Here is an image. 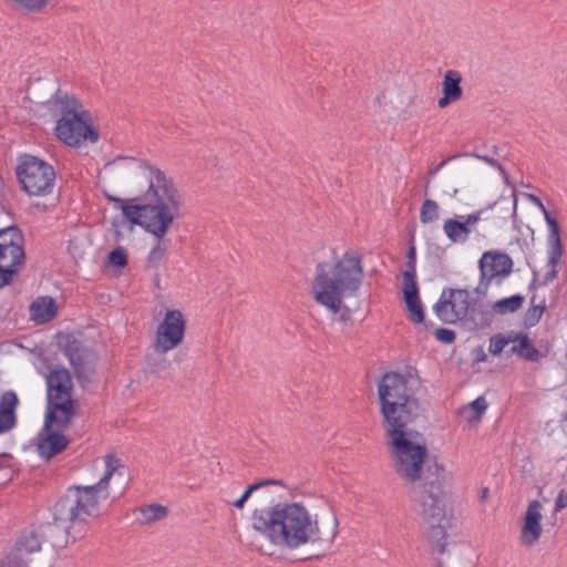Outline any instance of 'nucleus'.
I'll use <instances>...</instances> for the list:
<instances>
[{"instance_id": "obj_1", "label": "nucleus", "mask_w": 567, "mask_h": 567, "mask_svg": "<svg viewBox=\"0 0 567 567\" xmlns=\"http://www.w3.org/2000/svg\"><path fill=\"white\" fill-rule=\"evenodd\" d=\"M399 372H386L378 384L382 427L396 475L415 484L423 481L427 447L423 434L413 426L425 421L424 409Z\"/></svg>"}, {"instance_id": "obj_2", "label": "nucleus", "mask_w": 567, "mask_h": 567, "mask_svg": "<svg viewBox=\"0 0 567 567\" xmlns=\"http://www.w3.org/2000/svg\"><path fill=\"white\" fill-rule=\"evenodd\" d=\"M252 528L266 536L274 545L295 549L305 544L316 547L319 557L333 543L339 522L334 513L323 522L312 519L308 509L299 503L277 504L255 509L251 516Z\"/></svg>"}, {"instance_id": "obj_3", "label": "nucleus", "mask_w": 567, "mask_h": 567, "mask_svg": "<svg viewBox=\"0 0 567 567\" xmlns=\"http://www.w3.org/2000/svg\"><path fill=\"white\" fill-rule=\"evenodd\" d=\"M144 168L148 172L147 190L141 197L132 199L134 204L123 205L122 212L130 223L143 227L157 238L147 257V267L157 268L167 249L161 239L181 216L184 199L173 179L163 171L146 163Z\"/></svg>"}, {"instance_id": "obj_4", "label": "nucleus", "mask_w": 567, "mask_h": 567, "mask_svg": "<svg viewBox=\"0 0 567 567\" xmlns=\"http://www.w3.org/2000/svg\"><path fill=\"white\" fill-rule=\"evenodd\" d=\"M364 277L362 258L355 251H346L330 272L322 264L316 268L312 284L315 299L332 313H338L344 297L354 296Z\"/></svg>"}, {"instance_id": "obj_5", "label": "nucleus", "mask_w": 567, "mask_h": 567, "mask_svg": "<svg viewBox=\"0 0 567 567\" xmlns=\"http://www.w3.org/2000/svg\"><path fill=\"white\" fill-rule=\"evenodd\" d=\"M444 484L445 468L434 461L426 465L423 481L415 484L410 492L413 511L424 524L429 525V537L439 543L441 553L444 551V544L441 540L446 537L442 523L446 518L449 504Z\"/></svg>"}, {"instance_id": "obj_6", "label": "nucleus", "mask_w": 567, "mask_h": 567, "mask_svg": "<svg viewBox=\"0 0 567 567\" xmlns=\"http://www.w3.org/2000/svg\"><path fill=\"white\" fill-rule=\"evenodd\" d=\"M99 511L71 487L59 498L53 507V522L41 524L40 535L43 542L53 547L62 548L86 533L90 517H96Z\"/></svg>"}, {"instance_id": "obj_7", "label": "nucleus", "mask_w": 567, "mask_h": 567, "mask_svg": "<svg viewBox=\"0 0 567 567\" xmlns=\"http://www.w3.org/2000/svg\"><path fill=\"white\" fill-rule=\"evenodd\" d=\"M50 103L52 113L60 116L54 128L60 141L73 147L99 141V132L89 124V113L75 96L58 90Z\"/></svg>"}, {"instance_id": "obj_8", "label": "nucleus", "mask_w": 567, "mask_h": 567, "mask_svg": "<svg viewBox=\"0 0 567 567\" xmlns=\"http://www.w3.org/2000/svg\"><path fill=\"white\" fill-rule=\"evenodd\" d=\"M16 174L21 188L31 196H47L53 193L55 169L40 157L29 154L20 156Z\"/></svg>"}, {"instance_id": "obj_9", "label": "nucleus", "mask_w": 567, "mask_h": 567, "mask_svg": "<svg viewBox=\"0 0 567 567\" xmlns=\"http://www.w3.org/2000/svg\"><path fill=\"white\" fill-rule=\"evenodd\" d=\"M47 413L49 424L55 421L58 415L66 421L69 416L75 415L74 403L71 398L73 388L69 370L65 368H54L47 375Z\"/></svg>"}, {"instance_id": "obj_10", "label": "nucleus", "mask_w": 567, "mask_h": 567, "mask_svg": "<svg viewBox=\"0 0 567 567\" xmlns=\"http://www.w3.org/2000/svg\"><path fill=\"white\" fill-rule=\"evenodd\" d=\"M513 259L504 251L487 250L483 252L478 261L481 277L476 292L486 293L488 286L493 281L501 285L513 271Z\"/></svg>"}, {"instance_id": "obj_11", "label": "nucleus", "mask_w": 567, "mask_h": 567, "mask_svg": "<svg viewBox=\"0 0 567 567\" xmlns=\"http://www.w3.org/2000/svg\"><path fill=\"white\" fill-rule=\"evenodd\" d=\"M73 416L66 421L58 415L55 421L49 424L48 413H45L44 426L38 434L37 451L45 460H50L66 449L70 441L63 434V431L70 425Z\"/></svg>"}, {"instance_id": "obj_12", "label": "nucleus", "mask_w": 567, "mask_h": 567, "mask_svg": "<svg viewBox=\"0 0 567 567\" xmlns=\"http://www.w3.org/2000/svg\"><path fill=\"white\" fill-rule=\"evenodd\" d=\"M186 322L179 310H168L156 330L154 349L164 354L178 347L184 338Z\"/></svg>"}, {"instance_id": "obj_13", "label": "nucleus", "mask_w": 567, "mask_h": 567, "mask_svg": "<svg viewBox=\"0 0 567 567\" xmlns=\"http://www.w3.org/2000/svg\"><path fill=\"white\" fill-rule=\"evenodd\" d=\"M538 208L544 214V218L548 226L546 266L549 270L546 272L543 281L540 282L542 286H545L551 282L558 276L557 267L560 264L564 255V246L561 241L560 226L556 216L551 212L547 210L543 203L542 206H538Z\"/></svg>"}, {"instance_id": "obj_14", "label": "nucleus", "mask_w": 567, "mask_h": 567, "mask_svg": "<svg viewBox=\"0 0 567 567\" xmlns=\"http://www.w3.org/2000/svg\"><path fill=\"white\" fill-rule=\"evenodd\" d=\"M64 353L69 358L75 377L82 386L90 383L95 374V354L84 349L76 339L69 340L64 348Z\"/></svg>"}, {"instance_id": "obj_15", "label": "nucleus", "mask_w": 567, "mask_h": 567, "mask_svg": "<svg viewBox=\"0 0 567 567\" xmlns=\"http://www.w3.org/2000/svg\"><path fill=\"white\" fill-rule=\"evenodd\" d=\"M105 462V472L102 478L94 485H74L71 486V488L76 492L79 495H81L84 499L85 497L92 503V505L100 511V494L103 493V498H107L109 493L106 492V488L109 486L111 477L115 473H121V470H124V465L122 464V461L115 455V454H106L104 456Z\"/></svg>"}, {"instance_id": "obj_16", "label": "nucleus", "mask_w": 567, "mask_h": 567, "mask_svg": "<svg viewBox=\"0 0 567 567\" xmlns=\"http://www.w3.org/2000/svg\"><path fill=\"white\" fill-rule=\"evenodd\" d=\"M402 291L410 319L415 323L424 321V311L419 295L416 282V262L406 261V270L403 272Z\"/></svg>"}, {"instance_id": "obj_17", "label": "nucleus", "mask_w": 567, "mask_h": 567, "mask_svg": "<svg viewBox=\"0 0 567 567\" xmlns=\"http://www.w3.org/2000/svg\"><path fill=\"white\" fill-rule=\"evenodd\" d=\"M483 209L468 214L463 221L455 218H449L443 224V230L446 237L455 244L467 241L473 227L481 220Z\"/></svg>"}, {"instance_id": "obj_18", "label": "nucleus", "mask_w": 567, "mask_h": 567, "mask_svg": "<svg viewBox=\"0 0 567 567\" xmlns=\"http://www.w3.org/2000/svg\"><path fill=\"white\" fill-rule=\"evenodd\" d=\"M24 260L22 246L0 248V288L9 285L12 277L18 272V266Z\"/></svg>"}, {"instance_id": "obj_19", "label": "nucleus", "mask_w": 567, "mask_h": 567, "mask_svg": "<svg viewBox=\"0 0 567 567\" xmlns=\"http://www.w3.org/2000/svg\"><path fill=\"white\" fill-rule=\"evenodd\" d=\"M542 504L538 501L529 503L525 513L524 525L522 527V543L525 546H533L538 542L542 534Z\"/></svg>"}, {"instance_id": "obj_20", "label": "nucleus", "mask_w": 567, "mask_h": 567, "mask_svg": "<svg viewBox=\"0 0 567 567\" xmlns=\"http://www.w3.org/2000/svg\"><path fill=\"white\" fill-rule=\"evenodd\" d=\"M462 75L456 70H449L444 73L442 82L443 96L439 99L437 104L441 109L446 107L462 99L463 89L461 86Z\"/></svg>"}, {"instance_id": "obj_21", "label": "nucleus", "mask_w": 567, "mask_h": 567, "mask_svg": "<svg viewBox=\"0 0 567 567\" xmlns=\"http://www.w3.org/2000/svg\"><path fill=\"white\" fill-rule=\"evenodd\" d=\"M56 311V302L52 297H40L30 305V317L38 323L49 322Z\"/></svg>"}, {"instance_id": "obj_22", "label": "nucleus", "mask_w": 567, "mask_h": 567, "mask_svg": "<svg viewBox=\"0 0 567 567\" xmlns=\"http://www.w3.org/2000/svg\"><path fill=\"white\" fill-rule=\"evenodd\" d=\"M454 321L466 319L471 313L470 292L466 289H447Z\"/></svg>"}, {"instance_id": "obj_23", "label": "nucleus", "mask_w": 567, "mask_h": 567, "mask_svg": "<svg viewBox=\"0 0 567 567\" xmlns=\"http://www.w3.org/2000/svg\"><path fill=\"white\" fill-rule=\"evenodd\" d=\"M42 542L43 539L40 535V528L38 530H25L17 540L14 550L18 556H22L23 554H32L41 549Z\"/></svg>"}, {"instance_id": "obj_24", "label": "nucleus", "mask_w": 567, "mask_h": 567, "mask_svg": "<svg viewBox=\"0 0 567 567\" xmlns=\"http://www.w3.org/2000/svg\"><path fill=\"white\" fill-rule=\"evenodd\" d=\"M513 342H518L517 346L512 348V352L518 354L520 358L536 362L542 358L539 350H537L527 334L520 333L513 338Z\"/></svg>"}, {"instance_id": "obj_25", "label": "nucleus", "mask_w": 567, "mask_h": 567, "mask_svg": "<svg viewBox=\"0 0 567 567\" xmlns=\"http://www.w3.org/2000/svg\"><path fill=\"white\" fill-rule=\"evenodd\" d=\"M475 328L488 326L492 320V312L482 302H471V313L467 318Z\"/></svg>"}, {"instance_id": "obj_26", "label": "nucleus", "mask_w": 567, "mask_h": 567, "mask_svg": "<svg viewBox=\"0 0 567 567\" xmlns=\"http://www.w3.org/2000/svg\"><path fill=\"white\" fill-rule=\"evenodd\" d=\"M143 524H151L165 518L168 514L167 507L159 504H151L140 508Z\"/></svg>"}, {"instance_id": "obj_27", "label": "nucleus", "mask_w": 567, "mask_h": 567, "mask_svg": "<svg viewBox=\"0 0 567 567\" xmlns=\"http://www.w3.org/2000/svg\"><path fill=\"white\" fill-rule=\"evenodd\" d=\"M524 303V297L520 295H514L508 298L501 299L493 305V310L497 313L505 315L515 312Z\"/></svg>"}, {"instance_id": "obj_28", "label": "nucleus", "mask_w": 567, "mask_h": 567, "mask_svg": "<svg viewBox=\"0 0 567 567\" xmlns=\"http://www.w3.org/2000/svg\"><path fill=\"white\" fill-rule=\"evenodd\" d=\"M487 409V402L483 396H478L468 405L464 406L461 411L463 415H466L467 420L478 422Z\"/></svg>"}, {"instance_id": "obj_29", "label": "nucleus", "mask_w": 567, "mask_h": 567, "mask_svg": "<svg viewBox=\"0 0 567 567\" xmlns=\"http://www.w3.org/2000/svg\"><path fill=\"white\" fill-rule=\"evenodd\" d=\"M22 246V236L17 227H8L0 231V248Z\"/></svg>"}, {"instance_id": "obj_30", "label": "nucleus", "mask_w": 567, "mask_h": 567, "mask_svg": "<svg viewBox=\"0 0 567 567\" xmlns=\"http://www.w3.org/2000/svg\"><path fill=\"white\" fill-rule=\"evenodd\" d=\"M440 207L433 199H425L421 206L420 219L422 224L433 223L439 219Z\"/></svg>"}, {"instance_id": "obj_31", "label": "nucleus", "mask_w": 567, "mask_h": 567, "mask_svg": "<svg viewBox=\"0 0 567 567\" xmlns=\"http://www.w3.org/2000/svg\"><path fill=\"white\" fill-rule=\"evenodd\" d=\"M535 299H536V296H533L530 299L533 307L526 311L525 317H524V324L526 327L536 326L540 321L543 313L546 309L545 301H542V303H539V305H534Z\"/></svg>"}, {"instance_id": "obj_32", "label": "nucleus", "mask_w": 567, "mask_h": 567, "mask_svg": "<svg viewBox=\"0 0 567 567\" xmlns=\"http://www.w3.org/2000/svg\"><path fill=\"white\" fill-rule=\"evenodd\" d=\"M446 290L443 291L440 300L434 305V311L436 316L446 323H452L454 321L451 302L449 299H445Z\"/></svg>"}, {"instance_id": "obj_33", "label": "nucleus", "mask_w": 567, "mask_h": 567, "mask_svg": "<svg viewBox=\"0 0 567 567\" xmlns=\"http://www.w3.org/2000/svg\"><path fill=\"white\" fill-rule=\"evenodd\" d=\"M19 404V399L14 391H6L0 396V410L10 415H17L16 409Z\"/></svg>"}, {"instance_id": "obj_34", "label": "nucleus", "mask_w": 567, "mask_h": 567, "mask_svg": "<svg viewBox=\"0 0 567 567\" xmlns=\"http://www.w3.org/2000/svg\"><path fill=\"white\" fill-rule=\"evenodd\" d=\"M109 262L117 268H124L127 265V252L123 247H116L109 254Z\"/></svg>"}, {"instance_id": "obj_35", "label": "nucleus", "mask_w": 567, "mask_h": 567, "mask_svg": "<svg viewBox=\"0 0 567 567\" xmlns=\"http://www.w3.org/2000/svg\"><path fill=\"white\" fill-rule=\"evenodd\" d=\"M509 342H513V338L511 337H503L501 334H497V336H493L491 339H489V347H488V351L493 354V355H498L503 352L504 348L509 343Z\"/></svg>"}, {"instance_id": "obj_36", "label": "nucleus", "mask_w": 567, "mask_h": 567, "mask_svg": "<svg viewBox=\"0 0 567 567\" xmlns=\"http://www.w3.org/2000/svg\"><path fill=\"white\" fill-rule=\"evenodd\" d=\"M17 425V415L0 410V434L11 431Z\"/></svg>"}, {"instance_id": "obj_37", "label": "nucleus", "mask_w": 567, "mask_h": 567, "mask_svg": "<svg viewBox=\"0 0 567 567\" xmlns=\"http://www.w3.org/2000/svg\"><path fill=\"white\" fill-rule=\"evenodd\" d=\"M458 156H460V154L450 156L446 159H443L442 162H440L434 167L429 169V172H427V181H426L425 187H424V193L425 194H427V188H429L431 178H433L450 161H452V159H454V158H456Z\"/></svg>"}, {"instance_id": "obj_38", "label": "nucleus", "mask_w": 567, "mask_h": 567, "mask_svg": "<svg viewBox=\"0 0 567 567\" xmlns=\"http://www.w3.org/2000/svg\"><path fill=\"white\" fill-rule=\"evenodd\" d=\"M435 338L443 343H453L456 339V333L446 328H440L435 331Z\"/></svg>"}, {"instance_id": "obj_39", "label": "nucleus", "mask_w": 567, "mask_h": 567, "mask_svg": "<svg viewBox=\"0 0 567 567\" xmlns=\"http://www.w3.org/2000/svg\"><path fill=\"white\" fill-rule=\"evenodd\" d=\"M279 482L277 481H272V480H266V481H261V482H258V483H254L251 485H249L246 491L244 492V494L240 496L244 501L247 502V499L250 497V495L252 494V492L257 491L258 488H260L261 486H266V485H269V484H278Z\"/></svg>"}, {"instance_id": "obj_40", "label": "nucleus", "mask_w": 567, "mask_h": 567, "mask_svg": "<svg viewBox=\"0 0 567 567\" xmlns=\"http://www.w3.org/2000/svg\"><path fill=\"white\" fill-rule=\"evenodd\" d=\"M474 156H475V157H477V158H480V159H482V161H484V162H485V163H487L488 165H491V166H493V167L497 168V169L501 172L502 176H503L505 179H507V173H506V171L504 169V167L502 166V164H501L498 161H496L495 158H493V157H492V156H489V155L474 154Z\"/></svg>"}, {"instance_id": "obj_41", "label": "nucleus", "mask_w": 567, "mask_h": 567, "mask_svg": "<svg viewBox=\"0 0 567 567\" xmlns=\"http://www.w3.org/2000/svg\"><path fill=\"white\" fill-rule=\"evenodd\" d=\"M565 507H567V492L561 489L555 501V509L560 511Z\"/></svg>"}, {"instance_id": "obj_42", "label": "nucleus", "mask_w": 567, "mask_h": 567, "mask_svg": "<svg viewBox=\"0 0 567 567\" xmlns=\"http://www.w3.org/2000/svg\"><path fill=\"white\" fill-rule=\"evenodd\" d=\"M168 363L165 359L158 362H154L151 364V372L152 373H159L161 371L165 370Z\"/></svg>"}, {"instance_id": "obj_43", "label": "nucleus", "mask_w": 567, "mask_h": 567, "mask_svg": "<svg viewBox=\"0 0 567 567\" xmlns=\"http://www.w3.org/2000/svg\"><path fill=\"white\" fill-rule=\"evenodd\" d=\"M341 311V315H340V320L346 322L350 319L351 317V309L348 308L347 306L343 305V301L341 302V309L339 310Z\"/></svg>"}, {"instance_id": "obj_44", "label": "nucleus", "mask_w": 567, "mask_h": 567, "mask_svg": "<svg viewBox=\"0 0 567 567\" xmlns=\"http://www.w3.org/2000/svg\"><path fill=\"white\" fill-rule=\"evenodd\" d=\"M10 460H11L10 454H7V453L0 454V468L8 467Z\"/></svg>"}, {"instance_id": "obj_45", "label": "nucleus", "mask_w": 567, "mask_h": 567, "mask_svg": "<svg viewBox=\"0 0 567 567\" xmlns=\"http://www.w3.org/2000/svg\"><path fill=\"white\" fill-rule=\"evenodd\" d=\"M475 352H476V357H475L476 361H478V362L486 361L487 355L484 352L482 347L476 348Z\"/></svg>"}, {"instance_id": "obj_46", "label": "nucleus", "mask_w": 567, "mask_h": 567, "mask_svg": "<svg viewBox=\"0 0 567 567\" xmlns=\"http://www.w3.org/2000/svg\"><path fill=\"white\" fill-rule=\"evenodd\" d=\"M406 261L416 262V251H415V247L413 245L410 246V248H409Z\"/></svg>"}, {"instance_id": "obj_47", "label": "nucleus", "mask_w": 567, "mask_h": 567, "mask_svg": "<svg viewBox=\"0 0 567 567\" xmlns=\"http://www.w3.org/2000/svg\"><path fill=\"white\" fill-rule=\"evenodd\" d=\"M245 503H246V501H244L241 497H239L238 499L234 501L231 504L237 508H243Z\"/></svg>"}, {"instance_id": "obj_48", "label": "nucleus", "mask_w": 567, "mask_h": 567, "mask_svg": "<svg viewBox=\"0 0 567 567\" xmlns=\"http://www.w3.org/2000/svg\"><path fill=\"white\" fill-rule=\"evenodd\" d=\"M530 200L538 207L542 206V200L536 195H529Z\"/></svg>"}, {"instance_id": "obj_49", "label": "nucleus", "mask_w": 567, "mask_h": 567, "mask_svg": "<svg viewBox=\"0 0 567 567\" xmlns=\"http://www.w3.org/2000/svg\"><path fill=\"white\" fill-rule=\"evenodd\" d=\"M488 496V488L485 487L482 489V495H481V498L482 499H485L486 497Z\"/></svg>"}, {"instance_id": "obj_50", "label": "nucleus", "mask_w": 567, "mask_h": 567, "mask_svg": "<svg viewBox=\"0 0 567 567\" xmlns=\"http://www.w3.org/2000/svg\"><path fill=\"white\" fill-rule=\"evenodd\" d=\"M536 280H537V279H536V271H535V272H534V279H533V281H532V282H530V285H529V289H535V287H536Z\"/></svg>"}, {"instance_id": "obj_51", "label": "nucleus", "mask_w": 567, "mask_h": 567, "mask_svg": "<svg viewBox=\"0 0 567 567\" xmlns=\"http://www.w3.org/2000/svg\"><path fill=\"white\" fill-rule=\"evenodd\" d=\"M457 192H458V190H457V188H454V189L452 190V193H451V196H452V197H454V196L457 194Z\"/></svg>"}, {"instance_id": "obj_52", "label": "nucleus", "mask_w": 567, "mask_h": 567, "mask_svg": "<svg viewBox=\"0 0 567 567\" xmlns=\"http://www.w3.org/2000/svg\"><path fill=\"white\" fill-rule=\"evenodd\" d=\"M493 150H494L495 154H498V147L497 146H494Z\"/></svg>"}]
</instances>
